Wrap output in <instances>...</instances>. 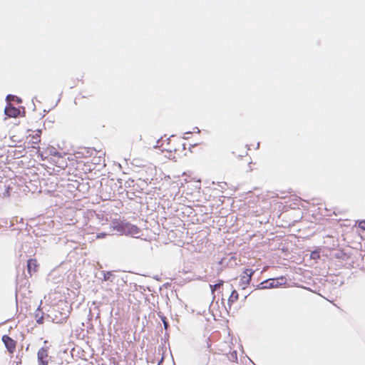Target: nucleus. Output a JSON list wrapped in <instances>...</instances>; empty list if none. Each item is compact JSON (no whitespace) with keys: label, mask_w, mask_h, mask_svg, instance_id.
Returning a JSON list of instances; mask_svg holds the SVG:
<instances>
[{"label":"nucleus","mask_w":365,"mask_h":365,"mask_svg":"<svg viewBox=\"0 0 365 365\" xmlns=\"http://www.w3.org/2000/svg\"><path fill=\"white\" fill-rule=\"evenodd\" d=\"M106 235H107V233H106V232H100V233L97 234L96 238L102 239V238H104Z\"/></svg>","instance_id":"obj_18"},{"label":"nucleus","mask_w":365,"mask_h":365,"mask_svg":"<svg viewBox=\"0 0 365 365\" xmlns=\"http://www.w3.org/2000/svg\"><path fill=\"white\" fill-rule=\"evenodd\" d=\"M192 134V132L190 131H187L186 133H185V135H187V136H189V135Z\"/></svg>","instance_id":"obj_22"},{"label":"nucleus","mask_w":365,"mask_h":365,"mask_svg":"<svg viewBox=\"0 0 365 365\" xmlns=\"http://www.w3.org/2000/svg\"><path fill=\"white\" fill-rule=\"evenodd\" d=\"M38 263L36 259H29L27 261V272L31 276L32 273L36 272Z\"/></svg>","instance_id":"obj_8"},{"label":"nucleus","mask_w":365,"mask_h":365,"mask_svg":"<svg viewBox=\"0 0 365 365\" xmlns=\"http://www.w3.org/2000/svg\"><path fill=\"white\" fill-rule=\"evenodd\" d=\"M222 268L221 267H217V274H219L220 272H222Z\"/></svg>","instance_id":"obj_21"},{"label":"nucleus","mask_w":365,"mask_h":365,"mask_svg":"<svg viewBox=\"0 0 365 365\" xmlns=\"http://www.w3.org/2000/svg\"><path fill=\"white\" fill-rule=\"evenodd\" d=\"M287 283V278L284 276H281L277 278L269 279L263 281L257 285L258 289H265L279 287L281 285Z\"/></svg>","instance_id":"obj_3"},{"label":"nucleus","mask_w":365,"mask_h":365,"mask_svg":"<svg viewBox=\"0 0 365 365\" xmlns=\"http://www.w3.org/2000/svg\"><path fill=\"white\" fill-rule=\"evenodd\" d=\"M12 182L6 180L5 182L0 183V196L4 198H8L11 196V192L13 190Z\"/></svg>","instance_id":"obj_6"},{"label":"nucleus","mask_w":365,"mask_h":365,"mask_svg":"<svg viewBox=\"0 0 365 365\" xmlns=\"http://www.w3.org/2000/svg\"><path fill=\"white\" fill-rule=\"evenodd\" d=\"M192 134V132L190 131H187L186 133H185V135H187V136H189V135Z\"/></svg>","instance_id":"obj_23"},{"label":"nucleus","mask_w":365,"mask_h":365,"mask_svg":"<svg viewBox=\"0 0 365 365\" xmlns=\"http://www.w3.org/2000/svg\"><path fill=\"white\" fill-rule=\"evenodd\" d=\"M113 228L120 235H134L139 234L140 232V230L136 225L125 221L115 223Z\"/></svg>","instance_id":"obj_1"},{"label":"nucleus","mask_w":365,"mask_h":365,"mask_svg":"<svg viewBox=\"0 0 365 365\" xmlns=\"http://www.w3.org/2000/svg\"><path fill=\"white\" fill-rule=\"evenodd\" d=\"M36 323L37 324H42L43 323L44 319H43V316L38 317V314H36Z\"/></svg>","instance_id":"obj_15"},{"label":"nucleus","mask_w":365,"mask_h":365,"mask_svg":"<svg viewBox=\"0 0 365 365\" xmlns=\"http://www.w3.org/2000/svg\"><path fill=\"white\" fill-rule=\"evenodd\" d=\"M239 298V294L237 292L235 289H233L231 292V294L228 299V304L230 305V307L231 305L235 303L236 301H237Z\"/></svg>","instance_id":"obj_10"},{"label":"nucleus","mask_w":365,"mask_h":365,"mask_svg":"<svg viewBox=\"0 0 365 365\" xmlns=\"http://www.w3.org/2000/svg\"><path fill=\"white\" fill-rule=\"evenodd\" d=\"M224 284V281L222 279H219L217 283L213 285H210V289L212 292H214L215 290L219 289L221 286H222Z\"/></svg>","instance_id":"obj_12"},{"label":"nucleus","mask_w":365,"mask_h":365,"mask_svg":"<svg viewBox=\"0 0 365 365\" xmlns=\"http://www.w3.org/2000/svg\"><path fill=\"white\" fill-rule=\"evenodd\" d=\"M40 133L41 130H38L37 133H36V135L33 136V143H38V142H40Z\"/></svg>","instance_id":"obj_14"},{"label":"nucleus","mask_w":365,"mask_h":365,"mask_svg":"<svg viewBox=\"0 0 365 365\" xmlns=\"http://www.w3.org/2000/svg\"><path fill=\"white\" fill-rule=\"evenodd\" d=\"M359 227L363 230H365V220L359 222Z\"/></svg>","instance_id":"obj_17"},{"label":"nucleus","mask_w":365,"mask_h":365,"mask_svg":"<svg viewBox=\"0 0 365 365\" xmlns=\"http://www.w3.org/2000/svg\"><path fill=\"white\" fill-rule=\"evenodd\" d=\"M255 273V271L252 269H245L243 272V275L241 276L240 285L242 286V289H245L247 285L251 282L252 276Z\"/></svg>","instance_id":"obj_5"},{"label":"nucleus","mask_w":365,"mask_h":365,"mask_svg":"<svg viewBox=\"0 0 365 365\" xmlns=\"http://www.w3.org/2000/svg\"><path fill=\"white\" fill-rule=\"evenodd\" d=\"M14 221L13 220H8L6 219H1L0 220V226L1 227H6V228H11L14 226Z\"/></svg>","instance_id":"obj_11"},{"label":"nucleus","mask_w":365,"mask_h":365,"mask_svg":"<svg viewBox=\"0 0 365 365\" xmlns=\"http://www.w3.org/2000/svg\"><path fill=\"white\" fill-rule=\"evenodd\" d=\"M161 321L163 322L164 329L167 330L169 327V322L167 320V318L165 316H160Z\"/></svg>","instance_id":"obj_13"},{"label":"nucleus","mask_w":365,"mask_h":365,"mask_svg":"<svg viewBox=\"0 0 365 365\" xmlns=\"http://www.w3.org/2000/svg\"><path fill=\"white\" fill-rule=\"evenodd\" d=\"M223 261H224V259H222L221 260H220L218 262V265L219 266H222L223 264Z\"/></svg>","instance_id":"obj_20"},{"label":"nucleus","mask_w":365,"mask_h":365,"mask_svg":"<svg viewBox=\"0 0 365 365\" xmlns=\"http://www.w3.org/2000/svg\"><path fill=\"white\" fill-rule=\"evenodd\" d=\"M38 365H48V347H41L37 353Z\"/></svg>","instance_id":"obj_4"},{"label":"nucleus","mask_w":365,"mask_h":365,"mask_svg":"<svg viewBox=\"0 0 365 365\" xmlns=\"http://www.w3.org/2000/svg\"><path fill=\"white\" fill-rule=\"evenodd\" d=\"M101 274L103 275V281H110L113 282L115 279V274L110 271H102Z\"/></svg>","instance_id":"obj_9"},{"label":"nucleus","mask_w":365,"mask_h":365,"mask_svg":"<svg viewBox=\"0 0 365 365\" xmlns=\"http://www.w3.org/2000/svg\"><path fill=\"white\" fill-rule=\"evenodd\" d=\"M12 101H16V98H10V103H11Z\"/></svg>","instance_id":"obj_24"},{"label":"nucleus","mask_w":365,"mask_h":365,"mask_svg":"<svg viewBox=\"0 0 365 365\" xmlns=\"http://www.w3.org/2000/svg\"><path fill=\"white\" fill-rule=\"evenodd\" d=\"M2 341L9 353H13L15 351L16 342L9 336L4 335L2 336Z\"/></svg>","instance_id":"obj_7"},{"label":"nucleus","mask_w":365,"mask_h":365,"mask_svg":"<svg viewBox=\"0 0 365 365\" xmlns=\"http://www.w3.org/2000/svg\"><path fill=\"white\" fill-rule=\"evenodd\" d=\"M54 155H59V153H58V152H55V153H54Z\"/></svg>","instance_id":"obj_25"},{"label":"nucleus","mask_w":365,"mask_h":365,"mask_svg":"<svg viewBox=\"0 0 365 365\" xmlns=\"http://www.w3.org/2000/svg\"><path fill=\"white\" fill-rule=\"evenodd\" d=\"M193 130H194V131H193L194 133H200V129L197 127H195Z\"/></svg>","instance_id":"obj_19"},{"label":"nucleus","mask_w":365,"mask_h":365,"mask_svg":"<svg viewBox=\"0 0 365 365\" xmlns=\"http://www.w3.org/2000/svg\"><path fill=\"white\" fill-rule=\"evenodd\" d=\"M163 359L160 360V361L158 364V365H160V362L162 361Z\"/></svg>","instance_id":"obj_26"},{"label":"nucleus","mask_w":365,"mask_h":365,"mask_svg":"<svg viewBox=\"0 0 365 365\" xmlns=\"http://www.w3.org/2000/svg\"><path fill=\"white\" fill-rule=\"evenodd\" d=\"M311 258L312 259H317V258H319V253L316 252V251H314L311 253Z\"/></svg>","instance_id":"obj_16"},{"label":"nucleus","mask_w":365,"mask_h":365,"mask_svg":"<svg viewBox=\"0 0 365 365\" xmlns=\"http://www.w3.org/2000/svg\"><path fill=\"white\" fill-rule=\"evenodd\" d=\"M10 98H16V103L19 104L22 103V100L21 98L11 94H9L6 97V101L7 102V105L4 109L5 115L9 118H16L20 115L21 111L19 108L14 107L10 103Z\"/></svg>","instance_id":"obj_2"}]
</instances>
